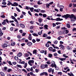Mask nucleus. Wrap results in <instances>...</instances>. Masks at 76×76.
<instances>
[{
	"instance_id": "nucleus-46",
	"label": "nucleus",
	"mask_w": 76,
	"mask_h": 76,
	"mask_svg": "<svg viewBox=\"0 0 76 76\" xmlns=\"http://www.w3.org/2000/svg\"><path fill=\"white\" fill-rule=\"evenodd\" d=\"M12 3L11 2H10V3H8L7 4V5L8 6H10V5H11L12 4Z\"/></svg>"
},
{
	"instance_id": "nucleus-10",
	"label": "nucleus",
	"mask_w": 76,
	"mask_h": 76,
	"mask_svg": "<svg viewBox=\"0 0 76 76\" xmlns=\"http://www.w3.org/2000/svg\"><path fill=\"white\" fill-rule=\"evenodd\" d=\"M28 62H29V63H31L32 64H34V60H30Z\"/></svg>"
},
{
	"instance_id": "nucleus-50",
	"label": "nucleus",
	"mask_w": 76,
	"mask_h": 76,
	"mask_svg": "<svg viewBox=\"0 0 76 76\" xmlns=\"http://www.w3.org/2000/svg\"><path fill=\"white\" fill-rule=\"evenodd\" d=\"M28 14H29V15H30V16H32V14L31 13V12H30V11H28Z\"/></svg>"
},
{
	"instance_id": "nucleus-5",
	"label": "nucleus",
	"mask_w": 76,
	"mask_h": 76,
	"mask_svg": "<svg viewBox=\"0 0 76 76\" xmlns=\"http://www.w3.org/2000/svg\"><path fill=\"white\" fill-rule=\"evenodd\" d=\"M24 56L25 58H27V57H28L29 56V54L28 53H26L24 55Z\"/></svg>"
},
{
	"instance_id": "nucleus-9",
	"label": "nucleus",
	"mask_w": 76,
	"mask_h": 76,
	"mask_svg": "<svg viewBox=\"0 0 76 76\" xmlns=\"http://www.w3.org/2000/svg\"><path fill=\"white\" fill-rule=\"evenodd\" d=\"M59 47H61V50H63V49L64 48V46L62 45H60Z\"/></svg>"
},
{
	"instance_id": "nucleus-53",
	"label": "nucleus",
	"mask_w": 76,
	"mask_h": 76,
	"mask_svg": "<svg viewBox=\"0 0 76 76\" xmlns=\"http://www.w3.org/2000/svg\"><path fill=\"white\" fill-rule=\"evenodd\" d=\"M52 51V52H56V50L54 49H53Z\"/></svg>"
},
{
	"instance_id": "nucleus-55",
	"label": "nucleus",
	"mask_w": 76,
	"mask_h": 76,
	"mask_svg": "<svg viewBox=\"0 0 76 76\" xmlns=\"http://www.w3.org/2000/svg\"><path fill=\"white\" fill-rule=\"evenodd\" d=\"M63 9H64V7H63V8H60V12H62L63 11Z\"/></svg>"
},
{
	"instance_id": "nucleus-30",
	"label": "nucleus",
	"mask_w": 76,
	"mask_h": 76,
	"mask_svg": "<svg viewBox=\"0 0 76 76\" xmlns=\"http://www.w3.org/2000/svg\"><path fill=\"white\" fill-rule=\"evenodd\" d=\"M42 69H44L45 68V65H42L41 66Z\"/></svg>"
},
{
	"instance_id": "nucleus-31",
	"label": "nucleus",
	"mask_w": 76,
	"mask_h": 76,
	"mask_svg": "<svg viewBox=\"0 0 76 76\" xmlns=\"http://www.w3.org/2000/svg\"><path fill=\"white\" fill-rule=\"evenodd\" d=\"M28 64L30 65V66H34V64H32L31 63H29V62H28Z\"/></svg>"
},
{
	"instance_id": "nucleus-57",
	"label": "nucleus",
	"mask_w": 76,
	"mask_h": 76,
	"mask_svg": "<svg viewBox=\"0 0 76 76\" xmlns=\"http://www.w3.org/2000/svg\"><path fill=\"white\" fill-rule=\"evenodd\" d=\"M21 46H22V47H23L24 45H25V43H22L21 44Z\"/></svg>"
},
{
	"instance_id": "nucleus-16",
	"label": "nucleus",
	"mask_w": 76,
	"mask_h": 76,
	"mask_svg": "<svg viewBox=\"0 0 76 76\" xmlns=\"http://www.w3.org/2000/svg\"><path fill=\"white\" fill-rule=\"evenodd\" d=\"M14 33H17V32H16V31H17L18 30V28H14Z\"/></svg>"
},
{
	"instance_id": "nucleus-8",
	"label": "nucleus",
	"mask_w": 76,
	"mask_h": 76,
	"mask_svg": "<svg viewBox=\"0 0 76 76\" xmlns=\"http://www.w3.org/2000/svg\"><path fill=\"white\" fill-rule=\"evenodd\" d=\"M17 56L18 57H21L22 56V52H19Z\"/></svg>"
},
{
	"instance_id": "nucleus-44",
	"label": "nucleus",
	"mask_w": 76,
	"mask_h": 76,
	"mask_svg": "<svg viewBox=\"0 0 76 76\" xmlns=\"http://www.w3.org/2000/svg\"><path fill=\"white\" fill-rule=\"evenodd\" d=\"M3 35V32H2L1 31L0 32V37H1Z\"/></svg>"
},
{
	"instance_id": "nucleus-22",
	"label": "nucleus",
	"mask_w": 76,
	"mask_h": 76,
	"mask_svg": "<svg viewBox=\"0 0 76 76\" xmlns=\"http://www.w3.org/2000/svg\"><path fill=\"white\" fill-rule=\"evenodd\" d=\"M0 74L2 76H5V75L4 74V72H1L0 73Z\"/></svg>"
},
{
	"instance_id": "nucleus-23",
	"label": "nucleus",
	"mask_w": 76,
	"mask_h": 76,
	"mask_svg": "<svg viewBox=\"0 0 76 76\" xmlns=\"http://www.w3.org/2000/svg\"><path fill=\"white\" fill-rule=\"evenodd\" d=\"M15 59V60H18L19 59V58H18V56H16L14 57Z\"/></svg>"
},
{
	"instance_id": "nucleus-51",
	"label": "nucleus",
	"mask_w": 76,
	"mask_h": 76,
	"mask_svg": "<svg viewBox=\"0 0 76 76\" xmlns=\"http://www.w3.org/2000/svg\"><path fill=\"white\" fill-rule=\"evenodd\" d=\"M46 63L47 64H51V63L50 61H48Z\"/></svg>"
},
{
	"instance_id": "nucleus-17",
	"label": "nucleus",
	"mask_w": 76,
	"mask_h": 76,
	"mask_svg": "<svg viewBox=\"0 0 76 76\" xmlns=\"http://www.w3.org/2000/svg\"><path fill=\"white\" fill-rule=\"evenodd\" d=\"M44 27L45 29L48 30V26L47 25H45L44 26Z\"/></svg>"
},
{
	"instance_id": "nucleus-63",
	"label": "nucleus",
	"mask_w": 76,
	"mask_h": 76,
	"mask_svg": "<svg viewBox=\"0 0 76 76\" xmlns=\"http://www.w3.org/2000/svg\"><path fill=\"white\" fill-rule=\"evenodd\" d=\"M26 35V33H23L22 34V36H25Z\"/></svg>"
},
{
	"instance_id": "nucleus-26",
	"label": "nucleus",
	"mask_w": 76,
	"mask_h": 76,
	"mask_svg": "<svg viewBox=\"0 0 76 76\" xmlns=\"http://www.w3.org/2000/svg\"><path fill=\"white\" fill-rule=\"evenodd\" d=\"M53 20H56V21H61L63 20V19H52Z\"/></svg>"
},
{
	"instance_id": "nucleus-11",
	"label": "nucleus",
	"mask_w": 76,
	"mask_h": 76,
	"mask_svg": "<svg viewBox=\"0 0 76 76\" xmlns=\"http://www.w3.org/2000/svg\"><path fill=\"white\" fill-rule=\"evenodd\" d=\"M7 47V44H4L3 45H2V47H3L4 48H5V47Z\"/></svg>"
},
{
	"instance_id": "nucleus-61",
	"label": "nucleus",
	"mask_w": 76,
	"mask_h": 76,
	"mask_svg": "<svg viewBox=\"0 0 76 76\" xmlns=\"http://www.w3.org/2000/svg\"><path fill=\"white\" fill-rule=\"evenodd\" d=\"M36 41L37 42H39L40 41V39H36Z\"/></svg>"
},
{
	"instance_id": "nucleus-35",
	"label": "nucleus",
	"mask_w": 76,
	"mask_h": 76,
	"mask_svg": "<svg viewBox=\"0 0 76 76\" xmlns=\"http://www.w3.org/2000/svg\"><path fill=\"white\" fill-rule=\"evenodd\" d=\"M46 47H47V48L49 47H50V45L48 43H46Z\"/></svg>"
},
{
	"instance_id": "nucleus-36",
	"label": "nucleus",
	"mask_w": 76,
	"mask_h": 76,
	"mask_svg": "<svg viewBox=\"0 0 76 76\" xmlns=\"http://www.w3.org/2000/svg\"><path fill=\"white\" fill-rule=\"evenodd\" d=\"M51 70H52V68H50L48 69V72H50H50H51Z\"/></svg>"
},
{
	"instance_id": "nucleus-4",
	"label": "nucleus",
	"mask_w": 76,
	"mask_h": 76,
	"mask_svg": "<svg viewBox=\"0 0 76 76\" xmlns=\"http://www.w3.org/2000/svg\"><path fill=\"white\" fill-rule=\"evenodd\" d=\"M37 50L36 49H34L33 51V54H35V55H37Z\"/></svg>"
},
{
	"instance_id": "nucleus-58",
	"label": "nucleus",
	"mask_w": 76,
	"mask_h": 76,
	"mask_svg": "<svg viewBox=\"0 0 76 76\" xmlns=\"http://www.w3.org/2000/svg\"><path fill=\"white\" fill-rule=\"evenodd\" d=\"M28 39H29V40H32V37L31 36H29L28 37Z\"/></svg>"
},
{
	"instance_id": "nucleus-49",
	"label": "nucleus",
	"mask_w": 76,
	"mask_h": 76,
	"mask_svg": "<svg viewBox=\"0 0 76 76\" xmlns=\"http://www.w3.org/2000/svg\"><path fill=\"white\" fill-rule=\"evenodd\" d=\"M25 62L24 61L20 62V63H21V64H25Z\"/></svg>"
},
{
	"instance_id": "nucleus-38",
	"label": "nucleus",
	"mask_w": 76,
	"mask_h": 76,
	"mask_svg": "<svg viewBox=\"0 0 76 76\" xmlns=\"http://www.w3.org/2000/svg\"><path fill=\"white\" fill-rule=\"evenodd\" d=\"M12 70V69H9L8 70H7L8 72H10Z\"/></svg>"
},
{
	"instance_id": "nucleus-20",
	"label": "nucleus",
	"mask_w": 76,
	"mask_h": 76,
	"mask_svg": "<svg viewBox=\"0 0 76 76\" xmlns=\"http://www.w3.org/2000/svg\"><path fill=\"white\" fill-rule=\"evenodd\" d=\"M16 66H17L18 67H19V68H20V69H22V66L20 65H16Z\"/></svg>"
},
{
	"instance_id": "nucleus-64",
	"label": "nucleus",
	"mask_w": 76,
	"mask_h": 76,
	"mask_svg": "<svg viewBox=\"0 0 76 76\" xmlns=\"http://www.w3.org/2000/svg\"><path fill=\"white\" fill-rule=\"evenodd\" d=\"M53 1H52V2H50L49 3V5H51V4H53Z\"/></svg>"
},
{
	"instance_id": "nucleus-19",
	"label": "nucleus",
	"mask_w": 76,
	"mask_h": 76,
	"mask_svg": "<svg viewBox=\"0 0 76 76\" xmlns=\"http://www.w3.org/2000/svg\"><path fill=\"white\" fill-rule=\"evenodd\" d=\"M53 48L52 47H50L48 48V50L49 51H52V50H53Z\"/></svg>"
},
{
	"instance_id": "nucleus-59",
	"label": "nucleus",
	"mask_w": 76,
	"mask_h": 76,
	"mask_svg": "<svg viewBox=\"0 0 76 76\" xmlns=\"http://www.w3.org/2000/svg\"><path fill=\"white\" fill-rule=\"evenodd\" d=\"M45 68H48V65L46 64L45 65Z\"/></svg>"
},
{
	"instance_id": "nucleus-21",
	"label": "nucleus",
	"mask_w": 76,
	"mask_h": 76,
	"mask_svg": "<svg viewBox=\"0 0 76 76\" xmlns=\"http://www.w3.org/2000/svg\"><path fill=\"white\" fill-rule=\"evenodd\" d=\"M66 48L68 50H72V48L69 46L67 47Z\"/></svg>"
},
{
	"instance_id": "nucleus-48",
	"label": "nucleus",
	"mask_w": 76,
	"mask_h": 76,
	"mask_svg": "<svg viewBox=\"0 0 76 76\" xmlns=\"http://www.w3.org/2000/svg\"><path fill=\"white\" fill-rule=\"evenodd\" d=\"M47 39H51V37H50V36H48L47 37H46Z\"/></svg>"
},
{
	"instance_id": "nucleus-24",
	"label": "nucleus",
	"mask_w": 76,
	"mask_h": 76,
	"mask_svg": "<svg viewBox=\"0 0 76 76\" xmlns=\"http://www.w3.org/2000/svg\"><path fill=\"white\" fill-rule=\"evenodd\" d=\"M32 35H33V36H34V37H38V35L36 33L32 34Z\"/></svg>"
},
{
	"instance_id": "nucleus-25",
	"label": "nucleus",
	"mask_w": 76,
	"mask_h": 76,
	"mask_svg": "<svg viewBox=\"0 0 76 76\" xmlns=\"http://www.w3.org/2000/svg\"><path fill=\"white\" fill-rule=\"evenodd\" d=\"M30 75H31V76H36V75L34 74V73H33V72H30Z\"/></svg>"
},
{
	"instance_id": "nucleus-56",
	"label": "nucleus",
	"mask_w": 76,
	"mask_h": 76,
	"mask_svg": "<svg viewBox=\"0 0 76 76\" xmlns=\"http://www.w3.org/2000/svg\"><path fill=\"white\" fill-rule=\"evenodd\" d=\"M58 43V41H56L55 42H54V44H57Z\"/></svg>"
},
{
	"instance_id": "nucleus-60",
	"label": "nucleus",
	"mask_w": 76,
	"mask_h": 76,
	"mask_svg": "<svg viewBox=\"0 0 76 76\" xmlns=\"http://www.w3.org/2000/svg\"><path fill=\"white\" fill-rule=\"evenodd\" d=\"M72 11L73 12H74V13H75L76 11V9H73Z\"/></svg>"
},
{
	"instance_id": "nucleus-13",
	"label": "nucleus",
	"mask_w": 76,
	"mask_h": 76,
	"mask_svg": "<svg viewBox=\"0 0 76 76\" xmlns=\"http://www.w3.org/2000/svg\"><path fill=\"white\" fill-rule=\"evenodd\" d=\"M50 5H49V4H46V8H48V9H49V8H50V7H50Z\"/></svg>"
},
{
	"instance_id": "nucleus-62",
	"label": "nucleus",
	"mask_w": 76,
	"mask_h": 76,
	"mask_svg": "<svg viewBox=\"0 0 76 76\" xmlns=\"http://www.w3.org/2000/svg\"><path fill=\"white\" fill-rule=\"evenodd\" d=\"M52 25H53V27H55L56 26V25L54 23H53Z\"/></svg>"
},
{
	"instance_id": "nucleus-28",
	"label": "nucleus",
	"mask_w": 76,
	"mask_h": 76,
	"mask_svg": "<svg viewBox=\"0 0 76 76\" xmlns=\"http://www.w3.org/2000/svg\"><path fill=\"white\" fill-rule=\"evenodd\" d=\"M58 75L60 76H61L62 75V73L61 72H59L58 73Z\"/></svg>"
},
{
	"instance_id": "nucleus-18",
	"label": "nucleus",
	"mask_w": 76,
	"mask_h": 76,
	"mask_svg": "<svg viewBox=\"0 0 76 76\" xmlns=\"http://www.w3.org/2000/svg\"><path fill=\"white\" fill-rule=\"evenodd\" d=\"M15 42H11V46H14L15 45Z\"/></svg>"
},
{
	"instance_id": "nucleus-45",
	"label": "nucleus",
	"mask_w": 76,
	"mask_h": 76,
	"mask_svg": "<svg viewBox=\"0 0 76 76\" xmlns=\"http://www.w3.org/2000/svg\"><path fill=\"white\" fill-rule=\"evenodd\" d=\"M32 42H33V43H35V42H36V40H35V39H33L32 40Z\"/></svg>"
},
{
	"instance_id": "nucleus-3",
	"label": "nucleus",
	"mask_w": 76,
	"mask_h": 76,
	"mask_svg": "<svg viewBox=\"0 0 76 76\" xmlns=\"http://www.w3.org/2000/svg\"><path fill=\"white\" fill-rule=\"evenodd\" d=\"M56 58H58V60H60L61 61H64V60H66V58H59L57 57V56H56L55 57Z\"/></svg>"
},
{
	"instance_id": "nucleus-14",
	"label": "nucleus",
	"mask_w": 76,
	"mask_h": 76,
	"mask_svg": "<svg viewBox=\"0 0 76 76\" xmlns=\"http://www.w3.org/2000/svg\"><path fill=\"white\" fill-rule=\"evenodd\" d=\"M28 7L29 8V9L31 10L30 11L31 12H34V10H33L34 9V8H31L29 7Z\"/></svg>"
},
{
	"instance_id": "nucleus-43",
	"label": "nucleus",
	"mask_w": 76,
	"mask_h": 76,
	"mask_svg": "<svg viewBox=\"0 0 76 76\" xmlns=\"http://www.w3.org/2000/svg\"><path fill=\"white\" fill-rule=\"evenodd\" d=\"M27 63H25V64L24 68H26V67H27Z\"/></svg>"
},
{
	"instance_id": "nucleus-6",
	"label": "nucleus",
	"mask_w": 76,
	"mask_h": 76,
	"mask_svg": "<svg viewBox=\"0 0 76 76\" xmlns=\"http://www.w3.org/2000/svg\"><path fill=\"white\" fill-rule=\"evenodd\" d=\"M69 30H64L63 32V34H68V33H69Z\"/></svg>"
},
{
	"instance_id": "nucleus-2",
	"label": "nucleus",
	"mask_w": 76,
	"mask_h": 76,
	"mask_svg": "<svg viewBox=\"0 0 76 76\" xmlns=\"http://www.w3.org/2000/svg\"><path fill=\"white\" fill-rule=\"evenodd\" d=\"M53 64H51L50 66L53 67H55V69L56 70H59L60 69H58V68L57 66V65L55 64V62L54 61H53Z\"/></svg>"
},
{
	"instance_id": "nucleus-12",
	"label": "nucleus",
	"mask_w": 76,
	"mask_h": 76,
	"mask_svg": "<svg viewBox=\"0 0 76 76\" xmlns=\"http://www.w3.org/2000/svg\"><path fill=\"white\" fill-rule=\"evenodd\" d=\"M27 44L28 45V46H31L32 45V43L31 42H28L27 43Z\"/></svg>"
},
{
	"instance_id": "nucleus-40",
	"label": "nucleus",
	"mask_w": 76,
	"mask_h": 76,
	"mask_svg": "<svg viewBox=\"0 0 76 76\" xmlns=\"http://www.w3.org/2000/svg\"><path fill=\"white\" fill-rule=\"evenodd\" d=\"M8 63L10 65H11V66H13V64H12V62L10 61L8 62Z\"/></svg>"
},
{
	"instance_id": "nucleus-27",
	"label": "nucleus",
	"mask_w": 76,
	"mask_h": 76,
	"mask_svg": "<svg viewBox=\"0 0 76 76\" xmlns=\"http://www.w3.org/2000/svg\"><path fill=\"white\" fill-rule=\"evenodd\" d=\"M63 57H65V58H69V56H66V54H63Z\"/></svg>"
},
{
	"instance_id": "nucleus-39",
	"label": "nucleus",
	"mask_w": 76,
	"mask_h": 76,
	"mask_svg": "<svg viewBox=\"0 0 76 76\" xmlns=\"http://www.w3.org/2000/svg\"><path fill=\"white\" fill-rule=\"evenodd\" d=\"M42 16L44 18H46V17H47V15L45 14H43L42 15Z\"/></svg>"
},
{
	"instance_id": "nucleus-32",
	"label": "nucleus",
	"mask_w": 76,
	"mask_h": 76,
	"mask_svg": "<svg viewBox=\"0 0 76 76\" xmlns=\"http://www.w3.org/2000/svg\"><path fill=\"white\" fill-rule=\"evenodd\" d=\"M47 37V35L46 34L44 33L43 35V37Z\"/></svg>"
},
{
	"instance_id": "nucleus-34",
	"label": "nucleus",
	"mask_w": 76,
	"mask_h": 76,
	"mask_svg": "<svg viewBox=\"0 0 76 76\" xmlns=\"http://www.w3.org/2000/svg\"><path fill=\"white\" fill-rule=\"evenodd\" d=\"M16 10H17L18 12H20V10L18 7H16Z\"/></svg>"
},
{
	"instance_id": "nucleus-41",
	"label": "nucleus",
	"mask_w": 76,
	"mask_h": 76,
	"mask_svg": "<svg viewBox=\"0 0 76 76\" xmlns=\"http://www.w3.org/2000/svg\"><path fill=\"white\" fill-rule=\"evenodd\" d=\"M45 11L44 10H41L40 11V13H45Z\"/></svg>"
},
{
	"instance_id": "nucleus-42",
	"label": "nucleus",
	"mask_w": 76,
	"mask_h": 76,
	"mask_svg": "<svg viewBox=\"0 0 76 76\" xmlns=\"http://www.w3.org/2000/svg\"><path fill=\"white\" fill-rule=\"evenodd\" d=\"M2 4L3 5H6L7 4V3L6 2H2Z\"/></svg>"
},
{
	"instance_id": "nucleus-7",
	"label": "nucleus",
	"mask_w": 76,
	"mask_h": 76,
	"mask_svg": "<svg viewBox=\"0 0 76 76\" xmlns=\"http://www.w3.org/2000/svg\"><path fill=\"white\" fill-rule=\"evenodd\" d=\"M20 27L22 28H25V25L23 24H20Z\"/></svg>"
},
{
	"instance_id": "nucleus-52",
	"label": "nucleus",
	"mask_w": 76,
	"mask_h": 76,
	"mask_svg": "<svg viewBox=\"0 0 76 76\" xmlns=\"http://www.w3.org/2000/svg\"><path fill=\"white\" fill-rule=\"evenodd\" d=\"M53 56L54 57H56V56H57V53H55L53 54Z\"/></svg>"
},
{
	"instance_id": "nucleus-54",
	"label": "nucleus",
	"mask_w": 76,
	"mask_h": 76,
	"mask_svg": "<svg viewBox=\"0 0 76 76\" xmlns=\"http://www.w3.org/2000/svg\"><path fill=\"white\" fill-rule=\"evenodd\" d=\"M11 18H12V19H16V18H15V17L13 16H12Z\"/></svg>"
},
{
	"instance_id": "nucleus-47",
	"label": "nucleus",
	"mask_w": 76,
	"mask_h": 76,
	"mask_svg": "<svg viewBox=\"0 0 76 76\" xmlns=\"http://www.w3.org/2000/svg\"><path fill=\"white\" fill-rule=\"evenodd\" d=\"M17 38L18 39H20V38H21V36H20V35H18L17 36Z\"/></svg>"
},
{
	"instance_id": "nucleus-33",
	"label": "nucleus",
	"mask_w": 76,
	"mask_h": 76,
	"mask_svg": "<svg viewBox=\"0 0 76 76\" xmlns=\"http://www.w3.org/2000/svg\"><path fill=\"white\" fill-rule=\"evenodd\" d=\"M22 71H23V72H24L25 73H28V72H27V71H26V70L25 69H22Z\"/></svg>"
},
{
	"instance_id": "nucleus-29",
	"label": "nucleus",
	"mask_w": 76,
	"mask_h": 76,
	"mask_svg": "<svg viewBox=\"0 0 76 76\" xmlns=\"http://www.w3.org/2000/svg\"><path fill=\"white\" fill-rule=\"evenodd\" d=\"M66 26L68 28H70V25L69 24H67Z\"/></svg>"
},
{
	"instance_id": "nucleus-15",
	"label": "nucleus",
	"mask_w": 76,
	"mask_h": 76,
	"mask_svg": "<svg viewBox=\"0 0 76 76\" xmlns=\"http://www.w3.org/2000/svg\"><path fill=\"white\" fill-rule=\"evenodd\" d=\"M48 56L49 58H51L53 57V55L51 53H49L48 55Z\"/></svg>"
},
{
	"instance_id": "nucleus-37",
	"label": "nucleus",
	"mask_w": 76,
	"mask_h": 76,
	"mask_svg": "<svg viewBox=\"0 0 76 76\" xmlns=\"http://www.w3.org/2000/svg\"><path fill=\"white\" fill-rule=\"evenodd\" d=\"M13 4H14L16 6H18V3L16 2H14Z\"/></svg>"
},
{
	"instance_id": "nucleus-1",
	"label": "nucleus",
	"mask_w": 76,
	"mask_h": 76,
	"mask_svg": "<svg viewBox=\"0 0 76 76\" xmlns=\"http://www.w3.org/2000/svg\"><path fill=\"white\" fill-rule=\"evenodd\" d=\"M62 17L63 18H65V19H67V18H69V19H76V17L75 15H74L73 14H72L71 15H70L69 14H66V15H64L63 16L62 15Z\"/></svg>"
}]
</instances>
